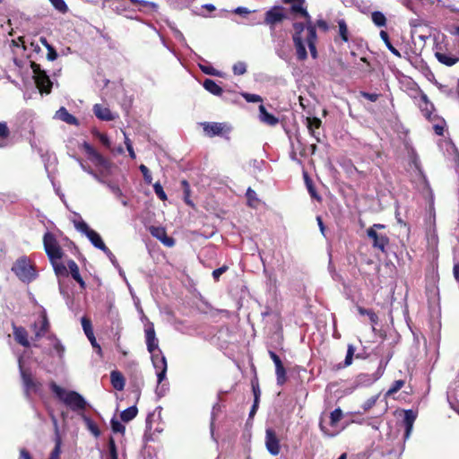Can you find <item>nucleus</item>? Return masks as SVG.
<instances>
[{
	"instance_id": "c756f323",
	"label": "nucleus",
	"mask_w": 459,
	"mask_h": 459,
	"mask_svg": "<svg viewBox=\"0 0 459 459\" xmlns=\"http://www.w3.org/2000/svg\"><path fill=\"white\" fill-rule=\"evenodd\" d=\"M110 381L112 384V386L118 391L123 390L125 386V378L123 375L117 371L114 370L110 373Z\"/></svg>"
},
{
	"instance_id": "412c9836",
	"label": "nucleus",
	"mask_w": 459,
	"mask_h": 459,
	"mask_svg": "<svg viewBox=\"0 0 459 459\" xmlns=\"http://www.w3.org/2000/svg\"><path fill=\"white\" fill-rule=\"evenodd\" d=\"M92 110L94 115L102 121H112L116 118L110 109L101 104H95Z\"/></svg>"
},
{
	"instance_id": "49530a36",
	"label": "nucleus",
	"mask_w": 459,
	"mask_h": 459,
	"mask_svg": "<svg viewBox=\"0 0 459 459\" xmlns=\"http://www.w3.org/2000/svg\"><path fill=\"white\" fill-rule=\"evenodd\" d=\"M67 266L70 270V273H71L73 279L74 280V279L79 278V276L81 274H80L79 267H78L77 264L74 260L70 259L67 262Z\"/></svg>"
},
{
	"instance_id": "58836bf2",
	"label": "nucleus",
	"mask_w": 459,
	"mask_h": 459,
	"mask_svg": "<svg viewBox=\"0 0 459 459\" xmlns=\"http://www.w3.org/2000/svg\"><path fill=\"white\" fill-rule=\"evenodd\" d=\"M275 374L278 384L282 385L287 381V372L282 363L275 367Z\"/></svg>"
},
{
	"instance_id": "6e6552de",
	"label": "nucleus",
	"mask_w": 459,
	"mask_h": 459,
	"mask_svg": "<svg viewBox=\"0 0 459 459\" xmlns=\"http://www.w3.org/2000/svg\"><path fill=\"white\" fill-rule=\"evenodd\" d=\"M366 233L372 240L374 249L379 250L382 254H387V247L390 246V238L387 234L380 233L374 229H367Z\"/></svg>"
},
{
	"instance_id": "09e8293b",
	"label": "nucleus",
	"mask_w": 459,
	"mask_h": 459,
	"mask_svg": "<svg viewBox=\"0 0 459 459\" xmlns=\"http://www.w3.org/2000/svg\"><path fill=\"white\" fill-rule=\"evenodd\" d=\"M241 96L247 102H263L264 101L263 98L259 95H256V93L241 92Z\"/></svg>"
},
{
	"instance_id": "f8f14e48",
	"label": "nucleus",
	"mask_w": 459,
	"mask_h": 459,
	"mask_svg": "<svg viewBox=\"0 0 459 459\" xmlns=\"http://www.w3.org/2000/svg\"><path fill=\"white\" fill-rule=\"evenodd\" d=\"M35 83L41 92L49 93L52 88V82L44 70L40 69L39 65L32 64Z\"/></svg>"
},
{
	"instance_id": "de8ad7c7",
	"label": "nucleus",
	"mask_w": 459,
	"mask_h": 459,
	"mask_svg": "<svg viewBox=\"0 0 459 459\" xmlns=\"http://www.w3.org/2000/svg\"><path fill=\"white\" fill-rule=\"evenodd\" d=\"M51 4L62 13H65L68 10V7L64 0H49Z\"/></svg>"
},
{
	"instance_id": "4c0bfd02",
	"label": "nucleus",
	"mask_w": 459,
	"mask_h": 459,
	"mask_svg": "<svg viewBox=\"0 0 459 459\" xmlns=\"http://www.w3.org/2000/svg\"><path fill=\"white\" fill-rule=\"evenodd\" d=\"M305 180L307 183V189L308 193L310 194V196L317 201H321V196L318 195L317 192L315 189V185L313 181L309 178V176L307 173L305 174Z\"/></svg>"
},
{
	"instance_id": "a18cd8bd",
	"label": "nucleus",
	"mask_w": 459,
	"mask_h": 459,
	"mask_svg": "<svg viewBox=\"0 0 459 459\" xmlns=\"http://www.w3.org/2000/svg\"><path fill=\"white\" fill-rule=\"evenodd\" d=\"M247 66L245 62L238 61L235 63L232 66V72L237 76H240V74H244L247 73Z\"/></svg>"
},
{
	"instance_id": "aec40b11",
	"label": "nucleus",
	"mask_w": 459,
	"mask_h": 459,
	"mask_svg": "<svg viewBox=\"0 0 459 459\" xmlns=\"http://www.w3.org/2000/svg\"><path fill=\"white\" fill-rule=\"evenodd\" d=\"M203 129L206 135L212 137L223 134L229 128L223 123H203Z\"/></svg>"
},
{
	"instance_id": "2f4dec72",
	"label": "nucleus",
	"mask_w": 459,
	"mask_h": 459,
	"mask_svg": "<svg viewBox=\"0 0 459 459\" xmlns=\"http://www.w3.org/2000/svg\"><path fill=\"white\" fill-rule=\"evenodd\" d=\"M14 338L18 343L22 345L23 347H29L30 342L28 341V334L24 328L22 327H15L13 331Z\"/></svg>"
},
{
	"instance_id": "a211bd4d",
	"label": "nucleus",
	"mask_w": 459,
	"mask_h": 459,
	"mask_svg": "<svg viewBox=\"0 0 459 459\" xmlns=\"http://www.w3.org/2000/svg\"><path fill=\"white\" fill-rule=\"evenodd\" d=\"M60 260L61 259H55L53 262H50V263L53 266V269H54V272H55L56 277L58 278L60 293L63 296H65L67 293L62 286L61 278L68 277V271H67V267L63 263H61Z\"/></svg>"
},
{
	"instance_id": "72a5a7b5",
	"label": "nucleus",
	"mask_w": 459,
	"mask_h": 459,
	"mask_svg": "<svg viewBox=\"0 0 459 459\" xmlns=\"http://www.w3.org/2000/svg\"><path fill=\"white\" fill-rule=\"evenodd\" d=\"M357 311L360 314V315H364L365 316H368L371 324L373 325H377V324H378V321H379V317L377 316V314L375 313L374 310L372 309H366L365 307H357Z\"/></svg>"
},
{
	"instance_id": "c03bdc74",
	"label": "nucleus",
	"mask_w": 459,
	"mask_h": 459,
	"mask_svg": "<svg viewBox=\"0 0 459 459\" xmlns=\"http://www.w3.org/2000/svg\"><path fill=\"white\" fill-rule=\"evenodd\" d=\"M372 20L375 25L383 27L386 25V18L381 12H374Z\"/></svg>"
},
{
	"instance_id": "6e6d98bb",
	"label": "nucleus",
	"mask_w": 459,
	"mask_h": 459,
	"mask_svg": "<svg viewBox=\"0 0 459 459\" xmlns=\"http://www.w3.org/2000/svg\"><path fill=\"white\" fill-rule=\"evenodd\" d=\"M108 459H117V452L115 441L110 438L108 442Z\"/></svg>"
},
{
	"instance_id": "cd10ccee",
	"label": "nucleus",
	"mask_w": 459,
	"mask_h": 459,
	"mask_svg": "<svg viewBox=\"0 0 459 459\" xmlns=\"http://www.w3.org/2000/svg\"><path fill=\"white\" fill-rule=\"evenodd\" d=\"M203 87L208 91L209 92L212 93L213 96L220 97L223 93V89L220 84L215 82L214 80L212 79H205L203 81Z\"/></svg>"
},
{
	"instance_id": "ea45409f",
	"label": "nucleus",
	"mask_w": 459,
	"mask_h": 459,
	"mask_svg": "<svg viewBox=\"0 0 459 459\" xmlns=\"http://www.w3.org/2000/svg\"><path fill=\"white\" fill-rule=\"evenodd\" d=\"M48 339L52 342L53 348L56 351L58 357L62 358L65 353V347L62 345L61 342L54 335H50Z\"/></svg>"
},
{
	"instance_id": "680f3d73",
	"label": "nucleus",
	"mask_w": 459,
	"mask_h": 459,
	"mask_svg": "<svg viewBox=\"0 0 459 459\" xmlns=\"http://www.w3.org/2000/svg\"><path fill=\"white\" fill-rule=\"evenodd\" d=\"M104 252V254L108 257L109 261L111 262V264L116 267V268H119V264L116 258V256L114 255V254L106 247L104 248V250H102Z\"/></svg>"
},
{
	"instance_id": "7ed1b4c3",
	"label": "nucleus",
	"mask_w": 459,
	"mask_h": 459,
	"mask_svg": "<svg viewBox=\"0 0 459 459\" xmlns=\"http://www.w3.org/2000/svg\"><path fill=\"white\" fill-rule=\"evenodd\" d=\"M413 393L412 387L404 380L394 381L384 394L385 400L410 401V395Z\"/></svg>"
},
{
	"instance_id": "79ce46f5",
	"label": "nucleus",
	"mask_w": 459,
	"mask_h": 459,
	"mask_svg": "<svg viewBox=\"0 0 459 459\" xmlns=\"http://www.w3.org/2000/svg\"><path fill=\"white\" fill-rule=\"evenodd\" d=\"M252 392L254 394V402H259L261 395V389L257 377H255L251 380Z\"/></svg>"
},
{
	"instance_id": "9b49d317",
	"label": "nucleus",
	"mask_w": 459,
	"mask_h": 459,
	"mask_svg": "<svg viewBox=\"0 0 459 459\" xmlns=\"http://www.w3.org/2000/svg\"><path fill=\"white\" fill-rule=\"evenodd\" d=\"M282 6L275 5L267 10L264 17V24L274 29L275 25L282 23L283 20L287 18Z\"/></svg>"
},
{
	"instance_id": "bf43d9fd",
	"label": "nucleus",
	"mask_w": 459,
	"mask_h": 459,
	"mask_svg": "<svg viewBox=\"0 0 459 459\" xmlns=\"http://www.w3.org/2000/svg\"><path fill=\"white\" fill-rule=\"evenodd\" d=\"M203 73L206 74H211L212 76L222 77L223 74L212 66H204L203 65Z\"/></svg>"
},
{
	"instance_id": "603ef678",
	"label": "nucleus",
	"mask_w": 459,
	"mask_h": 459,
	"mask_svg": "<svg viewBox=\"0 0 459 459\" xmlns=\"http://www.w3.org/2000/svg\"><path fill=\"white\" fill-rule=\"evenodd\" d=\"M153 190H154V193L156 194V195L160 200L165 201L167 199V195L164 192L162 186L159 182H156L153 185Z\"/></svg>"
},
{
	"instance_id": "f03ea898",
	"label": "nucleus",
	"mask_w": 459,
	"mask_h": 459,
	"mask_svg": "<svg viewBox=\"0 0 459 459\" xmlns=\"http://www.w3.org/2000/svg\"><path fill=\"white\" fill-rule=\"evenodd\" d=\"M151 359L158 379L156 393L159 397H161L165 385L162 382L166 378L168 368L167 359L161 351H156L153 354H151Z\"/></svg>"
},
{
	"instance_id": "864d4df0",
	"label": "nucleus",
	"mask_w": 459,
	"mask_h": 459,
	"mask_svg": "<svg viewBox=\"0 0 459 459\" xmlns=\"http://www.w3.org/2000/svg\"><path fill=\"white\" fill-rule=\"evenodd\" d=\"M107 186L117 198H121L124 196L122 190L117 185L110 182L107 183Z\"/></svg>"
},
{
	"instance_id": "dca6fc26",
	"label": "nucleus",
	"mask_w": 459,
	"mask_h": 459,
	"mask_svg": "<svg viewBox=\"0 0 459 459\" xmlns=\"http://www.w3.org/2000/svg\"><path fill=\"white\" fill-rule=\"evenodd\" d=\"M145 342L147 350L151 354H153L156 351H160L159 348V341L156 337L154 325L152 323H149L145 328Z\"/></svg>"
},
{
	"instance_id": "39448f33",
	"label": "nucleus",
	"mask_w": 459,
	"mask_h": 459,
	"mask_svg": "<svg viewBox=\"0 0 459 459\" xmlns=\"http://www.w3.org/2000/svg\"><path fill=\"white\" fill-rule=\"evenodd\" d=\"M342 417V411L340 409H336L330 412V420L326 422L324 419L320 421V429L323 433L329 437H336L342 429L340 428L339 421Z\"/></svg>"
},
{
	"instance_id": "13d9d810",
	"label": "nucleus",
	"mask_w": 459,
	"mask_h": 459,
	"mask_svg": "<svg viewBox=\"0 0 459 459\" xmlns=\"http://www.w3.org/2000/svg\"><path fill=\"white\" fill-rule=\"evenodd\" d=\"M359 93L361 97L373 102L378 100V99L381 97L380 93L376 92H368L361 91Z\"/></svg>"
},
{
	"instance_id": "9d476101",
	"label": "nucleus",
	"mask_w": 459,
	"mask_h": 459,
	"mask_svg": "<svg viewBox=\"0 0 459 459\" xmlns=\"http://www.w3.org/2000/svg\"><path fill=\"white\" fill-rule=\"evenodd\" d=\"M82 147L88 155L89 160L99 168V169H110V162L98 152L90 143L84 142Z\"/></svg>"
},
{
	"instance_id": "f3484780",
	"label": "nucleus",
	"mask_w": 459,
	"mask_h": 459,
	"mask_svg": "<svg viewBox=\"0 0 459 459\" xmlns=\"http://www.w3.org/2000/svg\"><path fill=\"white\" fill-rule=\"evenodd\" d=\"M265 446L273 455H278L281 451L280 441L274 431L271 429L265 431Z\"/></svg>"
},
{
	"instance_id": "052dcab7",
	"label": "nucleus",
	"mask_w": 459,
	"mask_h": 459,
	"mask_svg": "<svg viewBox=\"0 0 459 459\" xmlns=\"http://www.w3.org/2000/svg\"><path fill=\"white\" fill-rule=\"evenodd\" d=\"M228 270H229L228 265H222V266L219 267L218 269L213 270L212 271L213 281H218L221 275H222V273H226Z\"/></svg>"
},
{
	"instance_id": "4468645a",
	"label": "nucleus",
	"mask_w": 459,
	"mask_h": 459,
	"mask_svg": "<svg viewBox=\"0 0 459 459\" xmlns=\"http://www.w3.org/2000/svg\"><path fill=\"white\" fill-rule=\"evenodd\" d=\"M282 3L286 4H290V13L292 14H299L305 18V20L307 21V25L313 23L307 8L305 6L306 0H282Z\"/></svg>"
},
{
	"instance_id": "473e14b6",
	"label": "nucleus",
	"mask_w": 459,
	"mask_h": 459,
	"mask_svg": "<svg viewBox=\"0 0 459 459\" xmlns=\"http://www.w3.org/2000/svg\"><path fill=\"white\" fill-rule=\"evenodd\" d=\"M161 410H162L161 406H158L152 412H150L148 414L147 419H146V424H147V428L149 429H152L153 424L160 420Z\"/></svg>"
},
{
	"instance_id": "c85d7f7f",
	"label": "nucleus",
	"mask_w": 459,
	"mask_h": 459,
	"mask_svg": "<svg viewBox=\"0 0 459 459\" xmlns=\"http://www.w3.org/2000/svg\"><path fill=\"white\" fill-rule=\"evenodd\" d=\"M356 348L352 344L348 345L347 355L343 363H339L333 367V369L339 370L341 368H347L352 364L353 357L355 355Z\"/></svg>"
},
{
	"instance_id": "a878e982",
	"label": "nucleus",
	"mask_w": 459,
	"mask_h": 459,
	"mask_svg": "<svg viewBox=\"0 0 459 459\" xmlns=\"http://www.w3.org/2000/svg\"><path fill=\"white\" fill-rule=\"evenodd\" d=\"M421 114L429 120H432V112L434 106L429 101L426 93H421V104H420Z\"/></svg>"
},
{
	"instance_id": "338daca9",
	"label": "nucleus",
	"mask_w": 459,
	"mask_h": 459,
	"mask_svg": "<svg viewBox=\"0 0 459 459\" xmlns=\"http://www.w3.org/2000/svg\"><path fill=\"white\" fill-rule=\"evenodd\" d=\"M247 203L249 206H253L252 202L257 201L256 192L251 188H247Z\"/></svg>"
},
{
	"instance_id": "e2e57ef3",
	"label": "nucleus",
	"mask_w": 459,
	"mask_h": 459,
	"mask_svg": "<svg viewBox=\"0 0 459 459\" xmlns=\"http://www.w3.org/2000/svg\"><path fill=\"white\" fill-rule=\"evenodd\" d=\"M129 1L134 4H140L143 7H150L152 10H156L158 7V5L153 2H148V1H144V0H129Z\"/></svg>"
},
{
	"instance_id": "4be33fe9",
	"label": "nucleus",
	"mask_w": 459,
	"mask_h": 459,
	"mask_svg": "<svg viewBox=\"0 0 459 459\" xmlns=\"http://www.w3.org/2000/svg\"><path fill=\"white\" fill-rule=\"evenodd\" d=\"M35 328V338L34 340H39L42 336H44L49 328V322L48 320L46 313H43L41 316V319L39 323L34 324Z\"/></svg>"
},
{
	"instance_id": "e433bc0d",
	"label": "nucleus",
	"mask_w": 459,
	"mask_h": 459,
	"mask_svg": "<svg viewBox=\"0 0 459 459\" xmlns=\"http://www.w3.org/2000/svg\"><path fill=\"white\" fill-rule=\"evenodd\" d=\"M339 35L343 42H349V28L344 19L338 21Z\"/></svg>"
},
{
	"instance_id": "3c124183",
	"label": "nucleus",
	"mask_w": 459,
	"mask_h": 459,
	"mask_svg": "<svg viewBox=\"0 0 459 459\" xmlns=\"http://www.w3.org/2000/svg\"><path fill=\"white\" fill-rule=\"evenodd\" d=\"M110 423L113 432L121 434L125 432V426L118 420L113 418Z\"/></svg>"
},
{
	"instance_id": "2eb2a0df",
	"label": "nucleus",
	"mask_w": 459,
	"mask_h": 459,
	"mask_svg": "<svg viewBox=\"0 0 459 459\" xmlns=\"http://www.w3.org/2000/svg\"><path fill=\"white\" fill-rule=\"evenodd\" d=\"M19 368L25 392L27 394L30 392H36L38 390L39 383L34 380L30 371L23 368L21 359H19Z\"/></svg>"
},
{
	"instance_id": "774afa93",
	"label": "nucleus",
	"mask_w": 459,
	"mask_h": 459,
	"mask_svg": "<svg viewBox=\"0 0 459 459\" xmlns=\"http://www.w3.org/2000/svg\"><path fill=\"white\" fill-rule=\"evenodd\" d=\"M176 8H184L189 6L194 0H172Z\"/></svg>"
},
{
	"instance_id": "a19ab883",
	"label": "nucleus",
	"mask_w": 459,
	"mask_h": 459,
	"mask_svg": "<svg viewBox=\"0 0 459 459\" xmlns=\"http://www.w3.org/2000/svg\"><path fill=\"white\" fill-rule=\"evenodd\" d=\"M55 441H56V446H55L54 449L52 450L48 459H60L62 441H61V437H59L58 434H56Z\"/></svg>"
},
{
	"instance_id": "c9c22d12",
	"label": "nucleus",
	"mask_w": 459,
	"mask_h": 459,
	"mask_svg": "<svg viewBox=\"0 0 459 459\" xmlns=\"http://www.w3.org/2000/svg\"><path fill=\"white\" fill-rule=\"evenodd\" d=\"M137 412V407L135 405H133L121 412V420L125 422L130 421L136 416Z\"/></svg>"
},
{
	"instance_id": "5701e85b",
	"label": "nucleus",
	"mask_w": 459,
	"mask_h": 459,
	"mask_svg": "<svg viewBox=\"0 0 459 459\" xmlns=\"http://www.w3.org/2000/svg\"><path fill=\"white\" fill-rule=\"evenodd\" d=\"M322 126V120L319 117H307V127L308 129L309 134L314 136L317 143H320V135L317 133V129Z\"/></svg>"
},
{
	"instance_id": "ddd939ff",
	"label": "nucleus",
	"mask_w": 459,
	"mask_h": 459,
	"mask_svg": "<svg viewBox=\"0 0 459 459\" xmlns=\"http://www.w3.org/2000/svg\"><path fill=\"white\" fill-rule=\"evenodd\" d=\"M50 389L56 394L59 402H86L80 394L74 391H67L56 383H51Z\"/></svg>"
},
{
	"instance_id": "6ab92c4d",
	"label": "nucleus",
	"mask_w": 459,
	"mask_h": 459,
	"mask_svg": "<svg viewBox=\"0 0 459 459\" xmlns=\"http://www.w3.org/2000/svg\"><path fill=\"white\" fill-rule=\"evenodd\" d=\"M316 39L317 36L314 23L307 25V44L314 59L317 56V51L316 48Z\"/></svg>"
},
{
	"instance_id": "37998d69",
	"label": "nucleus",
	"mask_w": 459,
	"mask_h": 459,
	"mask_svg": "<svg viewBox=\"0 0 459 459\" xmlns=\"http://www.w3.org/2000/svg\"><path fill=\"white\" fill-rule=\"evenodd\" d=\"M149 231L152 237L156 238L160 241L167 235L165 229L162 227L151 226L149 228Z\"/></svg>"
},
{
	"instance_id": "5fc2aeb1",
	"label": "nucleus",
	"mask_w": 459,
	"mask_h": 459,
	"mask_svg": "<svg viewBox=\"0 0 459 459\" xmlns=\"http://www.w3.org/2000/svg\"><path fill=\"white\" fill-rule=\"evenodd\" d=\"M82 329H83L86 336L92 335V333H93L92 326H91V323L89 319H87L86 317H82Z\"/></svg>"
},
{
	"instance_id": "69168bd1",
	"label": "nucleus",
	"mask_w": 459,
	"mask_h": 459,
	"mask_svg": "<svg viewBox=\"0 0 459 459\" xmlns=\"http://www.w3.org/2000/svg\"><path fill=\"white\" fill-rule=\"evenodd\" d=\"M47 49H48V59L49 61H54L57 58L58 55H57V52L56 50L55 49V48L53 46H47Z\"/></svg>"
},
{
	"instance_id": "423d86ee",
	"label": "nucleus",
	"mask_w": 459,
	"mask_h": 459,
	"mask_svg": "<svg viewBox=\"0 0 459 459\" xmlns=\"http://www.w3.org/2000/svg\"><path fill=\"white\" fill-rule=\"evenodd\" d=\"M74 225L79 232H81L82 234L85 235L88 238L90 242L96 248L102 251L107 247L103 242L100 235L95 230H91L89 227V225L81 218L78 221H74Z\"/></svg>"
},
{
	"instance_id": "1a4fd4ad",
	"label": "nucleus",
	"mask_w": 459,
	"mask_h": 459,
	"mask_svg": "<svg viewBox=\"0 0 459 459\" xmlns=\"http://www.w3.org/2000/svg\"><path fill=\"white\" fill-rule=\"evenodd\" d=\"M396 416L399 420L404 425L405 433L404 439H408L413 430L414 421L418 416V411L416 410H398L396 411Z\"/></svg>"
},
{
	"instance_id": "20e7f679",
	"label": "nucleus",
	"mask_w": 459,
	"mask_h": 459,
	"mask_svg": "<svg viewBox=\"0 0 459 459\" xmlns=\"http://www.w3.org/2000/svg\"><path fill=\"white\" fill-rule=\"evenodd\" d=\"M294 33L292 35V40L296 48L297 57L299 61H304L307 59V51L303 40L302 33L305 29L307 30V22L306 20V23L303 22H295L293 23Z\"/></svg>"
},
{
	"instance_id": "7c9ffc66",
	"label": "nucleus",
	"mask_w": 459,
	"mask_h": 459,
	"mask_svg": "<svg viewBox=\"0 0 459 459\" xmlns=\"http://www.w3.org/2000/svg\"><path fill=\"white\" fill-rule=\"evenodd\" d=\"M11 134V131L5 121L0 122V149L8 146L7 139Z\"/></svg>"
},
{
	"instance_id": "0e129e2a",
	"label": "nucleus",
	"mask_w": 459,
	"mask_h": 459,
	"mask_svg": "<svg viewBox=\"0 0 459 459\" xmlns=\"http://www.w3.org/2000/svg\"><path fill=\"white\" fill-rule=\"evenodd\" d=\"M86 423H87V427H88V429L95 436V437H99L100 436V430H99V428L97 427V425L95 423H93L91 420L89 419H86Z\"/></svg>"
},
{
	"instance_id": "bb28decb",
	"label": "nucleus",
	"mask_w": 459,
	"mask_h": 459,
	"mask_svg": "<svg viewBox=\"0 0 459 459\" xmlns=\"http://www.w3.org/2000/svg\"><path fill=\"white\" fill-rule=\"evenodd\" d=\"M435 56L439 63L446 65L447 67H451L459 61L456 56L447 52H436Z\"/></svg>"
},
{
	"instance_id": "4d7b16f0",
	"label": "nucleus",
	"mask_w": 459,
	"mask_h": 459,
	"mask_svg": "<svg viewBox=\"0 0 459 459\" xmlns=\"http://www.w3.org/2000/svg\"><path fill=\"white\" fill-rule=\"evenodd\" d=\"M109 170H102V169H100V172H96V171H92V174H91V176L95 178L98 182H100V184H103V185H106L107 186V183H108V181H106L104 178H103V175L104 173H108Z\"/></svg>"
},
{
	"instance_id": "f704fd0d",
	"label": "nucleus",
	"mask_w": 459,
	"mask_h": 459,
	"mask_svg": "<svg viewBox=\"0 0 459 459\" xmlns=\"http://www.w3.org/2000/svg\"><path fill=\"white\" fill-rule=\"evenodd\" d=\"M380 38L385 42V44L386 45V47L390 50V52L392 54L397 56L400 58L401 54H400L399 50L396 49L394 47V45L390 42V36H389V34L386 31H385V30H381L380 31Z\"/></svg>"
},
{
	"instance_id": "8fccbe9b",
	"label": "nucleus",
	"mask_w": 459,
	"mask_h": 459,
	"mask_svg": "<svg viewBox=\"0 0 459 459\" xmlns=\"http://www.w3.org/2000/svg\"><path fill=\"white\" fill-rule=\"evenodd\" d=\"M139 169L143 174L145 183L148 185L152 184V177L149 169L145 165L142 164L140 165Z\"/></svg>"
},
{
	"instance_id": "393cba45",
	"label": "nucleus",
	"mask_w": 459,
	"mask_h": 459,
	"mask_svg": "<svg viewBox=\"0 0 459 459\" xmlns=\"http://www.w3.org/2000/svg\"><path fill=\"white\" fill-rule=\"evenodd\" d=\"M259 119L267 126H274L279 124V118L267 112L264 105L259 106Z\"/></svg>"
},
{
	"instance_id": "0eeeda50",
	"label": "nucleus",
	"mask_w": 459,
	"mask_h": 459,
	"mask_svg": "<svg viewBox=\"0 0 459 459\" xmlns=\"http://www.w3.org/2000/svg\"><path fill=\"white\" fill-rule=\"evenodd\" d=\"M43 245L50 262H53L55 259H62L64 252L53 233L47 231L44 234Z\"/></svg>"
},
{
	"instance_id": "f257e3e1",
	"label": "nucleus",
	"mask_w": 459,
	"mask_h": 459,
	"mask_svg": "<svg viewBox=\"0 0 459 459\" xmlns=\"http://www.w3.org/2000/svg\"><path fill=\"white\" fill-rule=\"evenodd\" d=\"M12 271L24 283H30L37 276V271L26 256H22L16 260L12 266Z\"/></svg>"
},
{
	"instance_id": "b1692460",
	"label": "nucleus",
	"mask_w": 459,
	"mask_h": 459,
	"mask_svg": "<svg viewBox=\"0 0 459 459\" xmlns=\"http://www.w3.org/2000/svg\"><path fill=\"white\" fill-rule=\"evenodd\" d=\"M55 118L59 119L63 122H65L68 125L79 126L78 119L70 114L67 109L64 107H61L55 114Z\"/></svg>"
}]
</instances>
